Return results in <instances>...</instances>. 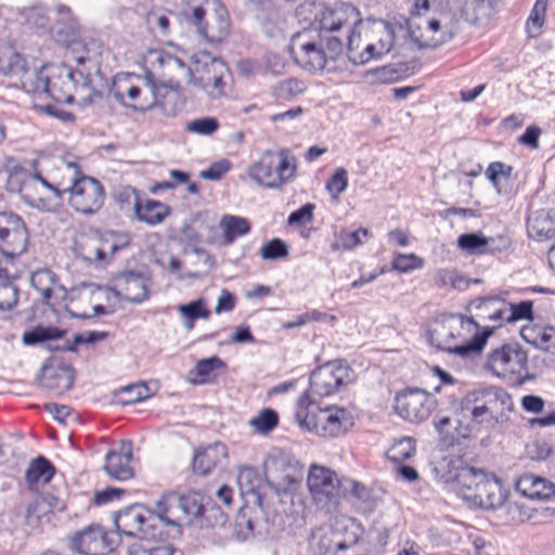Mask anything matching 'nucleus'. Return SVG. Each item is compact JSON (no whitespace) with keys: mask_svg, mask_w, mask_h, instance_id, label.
Masks as SVG:
<instances>
[{"mask_svg":"<svg viewBox=\"0 0 555 555\" xmlns=\"http://www.w3.org/2000/svg\"><path fill=\"white\" fill-rule=\"evenodd\" d=\"M362 23L359 10L350 3L325 8L317 14L309 28L291 38L289 52L299 66L306 69H323L328 61H336L347 50L348 59L362 65L374 59V43L363 47L357 27Z\"/></svg>","mask_w":555,"mask_h":555,"instance_id":"f257e3e1","label":"nucleus"},{"mask_svg":"<svg viewBox=\"0 0 555 555\" xmlns=\"http://www.w3.org/2000/svg\"><path fill=\"white\" fill-rule=\"evenodd\" d=\"M33 75L36 78L34 91L43 92L57 103H73L75 93L80 95L83 104H91L94 98H101V92L91 86L90 74L68 65L42 66Z\"/></svg>","mask_w":555,"mask_h":555,"instance_id":"f03ea898","label":"nucleus"},{"mask_svg":"<svg viewBox=\"0 0 555 555\" xmlns=\"http://www.w3.org/2000/svg\"><path fill=\"white\" fill-rule=\"evenodd\" d=\"M182 15L195 33L210 43L221 42L228 35L231 21L221 0H186Z\"/></svg>","mask_w":555,"mask_h":555,"instance_id":"7ed1b4c3","label":"nucleus"},{"mask_svg":"<svg viewBox=\"0 0 555 555\" xmlns=\"http://www.w3.org/2000/svg\"><path fill=\"white\" fill-rule=\"evenodd\" d=\"M298 162L291 150H267L248 167L247 175L259 186L282 190L296 178Z\"/></svg>","mask_w":555,"mask_h":555,"instance_id":"20e7f679","label":"nucleus"},{"mask_svg":"<svg viewBox=\"0 0 555 555\" xmlns=\"http://www.w3.org/2000/svg\"><path fill=\"white\" fill-rule=\"evenodd\" d=\"M296 420L299 426L322 437H338L353 426L351 413L338 406L310 409V395L304 392L297 401Z\"/></svg>","mask_w":555,"mask_h":555,"instance_id":"39448f33","label":"nucleus"},{"mask_svg":"<svg viewBox=\"0 0 555 555\" xmlns=\"http://www.w3.org/2000/svg\"><path fill=\"white\" fill-rule=\"evenodd\" d=\"M470 306L475 309L476 317L482 321H492L496 323L498 326H501L505 322L507 302L499 296L476 298L470 302ZM495 327L496 325L493 327H485L483 331L476 333L472 339L462 345L451 346L440 341L435 343L434 336H431V344L439 350L466 358L479 353L482 350L487 339L493 334Z\"/></svg>","mask_w":555,"mask_h":555,"instance_id":"423d86ee","label":"nucleus"},{"mask_svg":"<svg viewBox=\"0 0 555 555\" xmlns=\"http://www.w3.org/2000/svg\"><path fill=\"white\" fill-rule=\"evenodd\" d=\"M113 520L119 533L135 537L141 541L152 542L169 537V531L165 530L157 502L154 509L142 504L129 505L116 512Z\"/></svg>","mask_w":555,"mask_h":555,"instance_id":"0eeeda50","label":"nucleus"},{"mask_svg":"<svg viewBox=\"0 0 555 555\" xmlns=\"http://www.w3.org/2000/svg\"><path fill=\"white\" fill-rule=\"evenodd\" d=\"M527 351L518 343H505L492 349L485 366L493 375L521 385L533 378V375L522 374L527 369Z\"/></svg>","mask_w":555,"mask_h":555,"instance_id":"6e6552de","label":"nucleus"},{"mask_svg":"<svg viewBox=\"0 0 555 555\" xmlns=\"http://www.w3.org/2000/svg\"><path fill=\"white\" fill-rule=\"evenodd\" d=\"M335 472L321 465L310 466L307 485L313 503L321 511L331 513L337 508L344 495L343 481Z\"/></svg>","mask_w":555,"mask_h":555,"instance_id":"1a4fd4ad","label":"nucleus"},{"mask_svg":"<svg viewBox=\"0 0 555 555\" xmlns=\"http://www.w3.org/2000/svg\"><path fill=\"white\" fill-rule=\"evenodd\" d=\"M157 506L163 515L165 530L169 531V535L181 533L183 517L196 518L205 512V506L195 495L163 494L157 501Z\"/></svg>","mask_w":555,"mask_h":555,"instance_id":"9d476101","label":"nucleus"},{"mask_svg":"<svg viewBox=\"0 0 555 555\" xmlns=\"http://www.w3.org/2000/svg\"><path fill=\"white\" fill-rule=\"evenodd\" d=\"M472 409V420L477 424L492 427L503 423L513 409L512 397L501 388H488L479 392Z\"/></svg>","mask_w":555,"mask_h":555,"instance_id":"9b49d317","label":"nucleus"},{"mask_svg":"<svg viewBox=\"0 0 555 555\" xmlns=\"http://www.w3.org/2000/svg\"><path fill=\"white\" fill-rule=\"evenodd\" d=\"M69 193V206L85 216L96 214L104 205L105 190L102 183L89 176L74 178L72 185L66 188Z\"/></svg>","mask_w":555,"mask_h":555,"instance_id":"f8f14e48","label":"nucleus"},{"mask_svg":"<svg viewBox=\"0 0 555 555\" xmlns=\"http://www.w3.org/2000/svg\"><path fill=\"white\" fill-rule=\"evenodd\" d=\"M29 234L24 219L12 210L0 211V251L12 259L26 251Z\"/></svg>","mask_w":555,"mask_h":555,"instance_id":"ddd939ff","label":"nucleus"},{"mask_svg":"<svg viewBox=\"0 0 555 555\" xmlns=\"http://www.w3.org/2000/svg\"><path fill=\"white\" fill-rule=\"evenodd\" d=\"M349 377V366L341 360L331 361L315 369L309 379L310 404L318 398L328 397L338 391Z\"/></svg>","mask_w":555,"mask_h":555,"instance_id":"4468645a","label":"nucleus"},{"mask_svg":"<svg viewBox=\"0 0 555 555\" xmlns=\"http://www.w3.org/2000/svg\"><path fill=\"white\" fill-rule=\"evenodd\" d=\"M195 74L193 82L203 89L209 96L219 98L224 94V74L228 72L225 63L203 52L194 55Z\"/></svg>","mask_w":555,"mask_h":555,"instance_id":"2eb2a0df","label":"nucleus"},{"mask_svg":"<svg viewBox=\"0 0 555 555\" xmlns=\"http://www.w3.org/2000/svg\"><path fill=\"white\" fill-rule=\"evenodd\" d=\"M118 544V534L107 532L100 525H90L76 532L70 540V548L79 555H107Z\"/></svg>","mask_w":555,"mask_h":555,"instance_id":"dca6fc26","label":"nucleus"},{"mask_svg":"<svg viewBox=\"0 0 555 555\" xmlns=\"http://www.w3.org/2000/svg\"><path fill=\"white\" fill-rule=\"evenodd\" d=\"M435 408L436 399L421 388H408L395 399L396 413L411 423L427 420Z\"/></svg>","mask_w":555,"mask_h":555,"instance_id":"f3484780","label":"nucleus"},{"mask_svg":"<svg viewBox=\"0 0 555 555\" xmlns=\"http://www.w3.org/2000/svg\"><path fill=\"white\" fill-rule=\"evenodd\" d=\"M132 78V75L125 76L124 79H119L116 88L113 89V96L117 103L140 113H145L154 107L164 108V104L158 100L153 85H146L149 95L141 96L142 89L130 83Z\"/></svg>","mask_w":555,"mask_h":555,"instance_id":"a211bd4d","label":"nucleus"},{"mask_svg":"<svg viewBox=\"0 0 555 555\" xmlns=\"http://www.w3.org/2000/svg\"><path fill=\"white\" fill-rule=\"evenodd\" d=\"M108 289L117 299L132 304H141L149 298L146 279L133 271L118 272Z\"/></svg>","mask_w":555,"mask_h":555,"instance_id":"6ab92c4d","label":"nucleus"},{"mask_svg":"<svg viewBox=\"0 0 555 555\" xmlns=\"http://www.w3.org/2000/svg\"><path fill=\"white\" fill-rule=\"evenodd\" d=\"M506 499V493L502 489L499 479L487 475L483 482L474 488V491H467L464 500L473 503L483 509H495L501 507Z\"/></svg>","mask_w":555,"mask_h":555,"instance_id":"aec40b11","label":"nucleus"},{"mask_svg":"<svg viewBox=\"0 0 555 555\" xmlns=\"http://www.w3.org/2000/svg\"><path fill=\"white\" fill-rule=\"evenodd\" d=\"M132 442H121L118 450L109 451L105 456L104 469L112 478L126 481L134 476L132 462Z\"/></svg>","mask_w":555,"mask_h":555,"instance_id":"412c9836","label":"nucleus"},{"mask_svg":"<svg viewBox=\"0 0 555 555\" xmlns=\"http://www.w3.org/2000/svg\"><path fill=\"white\" fill-rule=\"evenodd\" d=\"M66 331L55 326H41L38 325L29 331L24 332L22 341L26 346H35L46 343V348L49 351L75 352L74 346H69V341L63 345H54L50 341L61 339L65 336Z\"/></svg>","mask_w":555,"mask_h":555,"instance_id":"4be33fe9","label":"nucleus"},{"mask_svg":"<svg viewBox=\"0 0 555 555\" xmlns=\"http://www.w3.org/2000/svg\"><path fill=\"white\" fill-rule=\"evenodd\" d=\"M344 495L352 496L364 512L374 511L383 501L385 491L378 487H366L353 479L343 481Z\"/></svg>","mask_w":555,"mask_h":555,"instance_id":"5701e85b","label":"nucleus"},{"mask_svg":"<svg viewBox=\"0 0 555 555\" xmlns=\"http://www.w3.org/2000/svg\"><path fill=\"white\" fill-rule=\"evenodd\" d=\"M349 545L350 543L343 541L330 527L313 529L309 538L311 555H333L336 551L347 550Z\"/></svg>","mask_w":555,"mask_h":555,"instance_id":"b1692460","label":"nucleus"},{"mask_svg":"<svg viewBox=\"0 0 555 555\" xmlns=\"http://www.w3.org/2000/svg\"><path fill=\"white\" fill-rule=\"evenodd\" d=\"M8 259H0V311L13 309L18 301V287L15 281L18 273Z\"/></svg>","mask_w":555,"mask_h":555,"instance_id":"393cba45","label":"nucleus"},{"mask_svg":"<svg viewBox=\"0 0 555 555\" xmlns=\"http://www.w3.org/2000/svg\"><path fill=\"white\" fill-rule=\"evenodd\" d=\"M516 490L525 498L531 500H550L555 495V485L547 479L526 473L516 481Z\"/></svg>","mask_w":555,"mask_h":555,"instance_id":"a878e982","label":"nucleus"},{"mask_svg":"<svg viewBox=\"0 0 555 555\" xmlns=\"http://www.w3.org/2000/svg\"><path fill=\"white\" fill-rule=\"evenodd\" d=\"M227 457V447L216 442L195 451L192 460L194 474L207 476Z\"/></svg>","mask_w":555,"mask_h":555,"instance_id":"bb28decb","label":"nucleus"},{"mask_svg":"<svg viewBox=\"0 0 555 555\" xmlns=\"http://www.w3.org/2000/svg\"><path fill=\"white\" fill-rule=\"evenodd\" d=\"M527 232L531 238L546 241L555 234V214L552 210L540 209L527 218Z\"/></svg>","mask_w":555,"mask_h":555,"instance_id":"cd10ccee","label":"nucleus"},{"mask_svg":"<svg viewBox=\"0 0 555 555\" xmlns=\"http://www.w3.org/2000/svg\"><path fill=\"white\" fill-rule=\"evenodd\" d=\"M42 372L43 387L59 393L67 391L73 387L75 373L70 365H60L55 369L43 365Z\"/></svg>","mask_w":555,"mask_h":555,"instance_id":"c85d7f7f","label":"nucleus"},{"mask_svg":"<svg viewBox=\"0 0 555 555\" xmlns=\"http://www.w3.org/2000/svg\"><path fill=\"white\" fill-rule=\"evenodd\" d=\"M55 474V467L43 455H38L30 461L26 472L25 480L29 489H33L38 483H48L51 481Z\"/></svg>","mask_w":555,"mask_h":555,"instance_id":"c756f323","label":"nucleus"},{"mask_svg":"<svg viewBox=\"0 0 555 555\" xmlns=\"http://www.w3.org/2000/svg\"><path fill=\"white\" fill-rule=\"evenodd\" d=\"M170 212L168 205L156 199H147L143 205L139 204L134 216L149 225H157L163 223Z\"/></svg>","mask_w":555,"mask_h":555,"instance_id":"7c9ffc66","label":"nucleus"},{"mask_svg":"<svg viewBox=\"0 0 555 555\" xmlns=\"http://www.w3.org/2000/svg\"><path fill=\"white\" fill-rule=\"evenodd\" d=\"M513 166L502 162H493L488 166L485 175L499 195H506L511 191L507 184L513 178Z\"/></svg>","mask_w":555,"mask_h":555,"instance_id":"2f4dec72","label":"nucleus"},{"mask_svg":"<svg viewBox=\"0 0 555 555\" xmlns=\"http://www.w3.org/2000/svg\"><path fill=\"white\" fill-rule=\"evenodd\" d=\"M225 369V363L217 356H212L206 359H202L196 362L191 374H195L197 378L192 379L195 385L209 384L218 375L220 370Z\"/></svg>","mask_w":555,"mask_h":555,"instance_id":"473e14b6","label":"nucleus"},{"mask_svg":"<svg viewBox=\"0 0 555 555\" xmlns=\"http://www.w3.org/2000/svg\"><path fill=\"white\" fill-rule=\"evenodd\" d=\"M521 336L541 350L555 353V327L522 328Z\"/></svg>","mask_w":555,"mask_h":555,"instance_id":"72a5a7b5","label":"nucleus"},{"mask_svg":"<svg viewBox=\"0 0 555 555\" xmlns=\"http://www.w3.org/2000/svg\"><path fill=\"white\" fill-rule=\"evenodd\" d=\"M56 282V274L47 268L39 269L30 275L31 286L40 293L42 302L44 304H49Z\"/></svg>","mask_w":555,"mask_h":555,"instance_id":"f704fd0d","label":"nucleus"},{"mask_svg":"<svg viewBox=\"0 0 555 555\" xmlns=\"http://www.w3.org/2000/svg\"><path fill=\"white\" fill-rule=\"evenodd\" d=\"M369 236L370 232L365 228H359L356 231L340 229L339 231L335 232L331 248L333 250L352 249L353 247L361 245L363 243V238H367Z\"/></svg>","mask_w":555,"mask_h":555,"instance_id":"c9c22d12","label":"nucleus"},{"mask_svg":"<svg viewBox=\"0 0 555 555\" xmlns=\"http://www.w3.org/2000/svg\"><path fill=\"white\" fill-rule=\"evenodd\" d=\"M177 310L184 318L183 325L188 331L194 328L196 320H207L210 317V311L206 308L205 300L202 298L179 305Z\"/></svg>","mask_w":555,"mask_h":555,"instance_id":"e433bc0d","label":"nucleus"},{"mask_svg":"<svg viewBox=\"0 0 555 555\" xmlns=\"http://www.w3.org/2000/svg\"><path fill=\"white\" fill-rule=\"evenodd\" d=\"M27 73V61L11 49L0 50V74L21 76Z\"/></svg>","mask_w":555,"mask_h":555,"instance_id":"4c0bfd02","label":"nucleus"},{"mask_svg":"<svg viewBox=\"0 0 555 555\" xmlns=\"http://www.w3.org/2000/svg\"><path fill=\"white\" fill-rule=\"evenodd\" d=\"M22 14L24 15L25 23L29 26V28L35 29L38 33L52 31V21L44 7L35 5L28 9H24Z\"/></svg>","mask_w":555,"mask_h":555,"instance_id":"58836bf2","label":"nucleus"},{"mask_svg":"<svg viewBox=\"0 0 555 555\" xmlns=\"http://www.w3.org/2000/svg\"><path fill=\"white\" fill-rule=\"evenodd\" d=\"M219 227L222 229L224 242L228 244L233 243L236 237L245 235L250 231L247 219L232 215L223 216L219 222Z\"/></svg>","mask_w":555,"mask_h":555,"instance_id":"ea45409f","label":"nucleus"},{"mask_svg":"<svg viewBox=\"0 0 555 555\" xmlns=\"http://www.w3.org/2000/svg\"><path fill=\"white\" fill-rule=\"evenodd\" d=\"M115 397L120 404H133L151 397V390L144 383L130 384L120 387Z\"/></svg>","mask_w":555,"mask_h":555,"instance_id":"a19ab883","label":"nucleus"},{"mask_svg":"<svg viewBox=\"0 0 555 555\" xmlns=\"http://www.w3.org/2000/svg\"><path fill=\"white\" fill-rule=\"evenodd\" d=\"M113 198L120 210L133 211L141 202L139 192L130 185H118L114 189Z\"/></svg>","mask_w":555,"mask_h":555,"instance_id":"79ce46f5","label":"nucleus"},{"mask_svg":"<svg viewBox=\"0 0 555 555\" xmlns=\"http://www.w3.org/2000/svg\"><path fill=\"white\" fill-rule=\"evenodd\" d=\"M487 474L481 469L474 467L462 468L456 476V481L460 486V495L464 499V494H466L467 491H474V488H476L478 483L483 482Z\"/></svg>","mask_w":555,"mask_h":555,"instance_id":"37998d69","label":"nucleus"},{"mask_svg":"<svg viewBox=\"0 0 555 555\" xmlns=\"http://www.w3.org/2000/svg\"><path fill=\"white\" fill-rule=\"evenodd\" d=\"M548 0H537L526 22V30L532 38L538 37L545 22Z\"/></svg>","mask_w":555,"mask_h":555,"instance_id":"c03bdc74","label":"nucleus"},{"mask_svg":"<svg viewBox=\"0 0 555 555\" xmlns=\"http://www.w3.org/2000/svg\"><path fill=\"white\" fill-rule=\"evenodd\" d=\"M457 246L469 255H485L487 236L481 232L464 233L459 236Z\"/></svg>","mask_w":555,"mask_h":555,"instance_id":"a18cd8bd","label":"nucleus"},{"mask_svg":"<svg viewBox=\"0 0 555 555\" xmlns=\"http://www.w3.org/2000/svg\"><path fill=\"white\" fill-rule=\"evenodd\" d=\"M415 453V441L411 437H403L387 451V457L393 463L403 462Z\"/></svg>","mask_w":555,"mask_h":555,"instance_id":"49530a36","label":"nucleus"},{"mask_svg":"<svg viewBox=\"0 0 555 555\" xmlns=\"http://www.w3.org/2000/svg\"><path fill=\"white\" fill-rule=\"evenodd\" d=\"M279 423L278 413L271 408L262 409L257 416L249 421V425L259 434H268L273 430Z\"/></svg>","mask_w":555,"mask_h":555,"instance_id":"de8ad7c7","label":"nucleus"},{"mask_svg":"<svg viewBox=\"0 0 555 555\" xmlns=\"http://www.w3.org/2000/svg\"><path fill=\"white\" fill-rule=\"evenodd\" d=\"M260 477L258 476L256 469L251 467H244L240 469L237 475V483L241 488V491L256 494L259 505L261 504V498L257 492V489L260 485Z\"/></svg>","mask_w":555,"mask_h":555,"instance_id":"09e8293b","label":"nucleus"},{"mask_svg":"<svg viewBox=\"0 0 555 555\" xmlns=\"http://www.w3.org/2000/svg\"><path fill=\"white\" fill-rule=\"evenodd\" d=\"M259 255L264 260L285 259L289 255V247L283 240L275 237L260 248Z\"/></svg>","mask_w":555,"mask_h":555,"instance_id":"8fccbe9b","label":"nucleus"},{"mask_svg":"<svg viewBox=\"0 0 555 555\" xmlns=\"http://www.w3.org/2000/svg\"><path fill=\"white\" fill-rule=\"evenodd\" d=\"M533 319V304L531 300H522L519 304H508L505 311V322L514 323L520 320Z\"/></svg>","mask_w":555,"mask_h":555,"instance_id":"3c124183","label":"nucleus"},{"mask_svg":"<svg viewBox=\"0 0 555 555\" xmlns=\"http://www.w3.org/2000/svg\"><path fill=\"white\" fill-rule=\"evenodd\" d=\"M151 542L140 541L129 548V555H173V547L170 544L151 545Z\"/></svg>","mask_w":555,"mask_h":555,"instance_id":"603ef678","label":"nucleus"},{"mask_svg":"<svg viewBox=\"0 0 555 555\" xmlns=\"http://www.w3.org/2000/svg\"><path fill=\"white\" fill-rule=\"evenodd\" d=\"M219 126L217 118L207 116L189 121L185 129L192 133L210 135L219 129Z\"/></svg>","mask_w":555,"mask_h":555,"instance_id":"864d4df0","label":"nucleus"},{"mask_svg":"<svg viewBox=\"0 0 555 555\" xmlns=\"http://www.w3.org/2000/svg\"><path fill=\"white\" fill-rule=\"evenodd\" d=\"M410 74L409 66L405 63L399 64L398 67L384 66L376 70V76L382 82L396 81Z\"/></svg>","mask_w":555,"mask_h":555,"instance_id":"5fc2aeb1","label":"nucleus"},{"mask_svg":"<svg viewBox=\"0 0 555 555\" xmlns=\"http://www.w3.org/2000/svg\"><path fill=\"white\" fill-rule=\"evenodd\" d=\"M348 186L347 170L337 168L326 183L327 191L335 197L345 192Z\"/></svg>","mask_w":555,"mask_h":555,"instance_id":"6e6d98bb","label":"nucleus"},{"mask_svg":"<svg viewBox=\"0 0 555 555\" xmlns=\"http://www.w3.org/2000/svg\"><path fill=\"white\" fill-rule=\"evenodd\" d=\"M423 266V260L414 254H399L393 258L392 267L399 272H409Z\"/></svg>","mask_w":555,"mask_h":555,"instance_id":"4d7b16f0","label":"nucleus"},{"mask_svg":"<svg viewBox=\"0 0 555 555\" xmlns=\"http://www.w3.org/2000/svg\"><path fill=\"white\" fill-rule=\"evenodd\" d=\"M395 39V31L392 27L389 24H385L383 28V35L378 39L377 43H374L376 46V49L374 52V59H378L382 55L388 53L393 44Z\"/></svg>","mask_w":555,"mask_h":555,"instance_id":"13d9d810","label":"nucleus"},{"mask_svg":"<svg viewBox=\"0 0 555 555\" xmlns=\"http://www.w3.org/2000/svg\"><path fill=\"white\" fill-rule=\"evenodd\" d=\"M231 168V164L227 159H222L220 162L212 163L207 169L202 170L199 172V177L209 180L217 181L221 179L223 175H225Z\"/></svg>","mask_w":555,"mask_h":555,"instance_id":"bf43d9fd","label":"nucleus"},{"mask_svg":"<svg viewBox=\"0 0 555 555\" xmlns=\"http://www.w3.org/2000/svg\"><path fill=\"white\" fill-rule=\"evenodd\" d=\"M512 240L506 234L487 236L486 254H496L507 250L511 247Z\"/></svg>","mask_w":555,"mask_h":555,"instance_id":"052dcab7","label":"nucleus"},{"mask_svg":"<svg viewBox=\"0 0 555 555\" xmlns=\"http://www.w3.org/2000/svg\"><path fill=\"white\" fill-rule=\"evenodd\" d=\"M315 206L313 204L307 203L302 205L297 210L293 211L287 219L288 224H302L306 222H310L313 219V210Z\"/></svg>","mask_w":555,"mask_h":555,"instance_id":"680f3d73","label":"nucleus"},{"mask_svg":"<svg viewBox=\"0 0 555 555\" xmlns=\"http://www.w3.org/2000/svg\"><path fill=\"white\" fill-rule=\"evenodd\" d=\"M202 516L205 518L207 525L211 527H222L228 521L227 514L216 505L205 507V512Z\"/></svg>","mask_w":555,"mask_h":555,"instance_id":"e2e57ef3","label":"nucleus"},{"mask_svg":"<svg viewBox=\"0 0 555 555\" xmlns=\"http://www.w3.org/2000/svg\"><path fill=\"white\" fill-rule=\"evenodd\" d=\"M36 108L37 111L64 122H72L75 120L74 114L57 107L55 104L37 105Z\"/></svg>","mask_w":555,"mask_h":555,"instance_id":"0e129e2a","label":"nucleus"},{"mask_svg":"<svg viewBox=\"0 0 555 555\" xmlns=\"http://www.w3.org/2000/svg\"><path fill=\"white\" fill-rule=\"evenodd\" d=\"M124 493L125 490L122 489L108 487L102 491L95 492L93 502L95 505H104L108 502L120 499Z\"/></svg>","mask_w":555,"mask_h":555,"instance_id":"69168bd1","label":"nucleus"},{"mask_svg":"<svg viewBox=\"0 0 555 555\" xmlns=\"http://www.w3.org/2000/svg\"><path fill=\"white\" fill-rule=\"evenodd\" d=\"M235 307V296L228 289H222L215 308L216 313L230 312Z\"/></svg>","mask_w":555,"mask_h":555,"instance_id":"338daca9","label":"nucleus"},{"mask_svg":"<svg viewBox=\"0 0 555 555\" xmlns=\"http://www.w3.org/2000/svg\"><path fill=\"white\" fill-rule=\"evenodd\" d=\"M147 23L151 28H157L162 35L169 33L170 21L165 14L151 13L147 15Z\"/></svg>","mask_w":555,"mask_h":555,"instance_id":"774afa93","label":"nucleus"}]
</instances>
